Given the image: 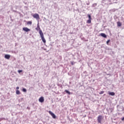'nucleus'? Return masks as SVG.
Here are the masks:
<instances>
[{"label":"nucleus","instance_id":"1","mask_svg":"<svg viewBox=\"0 0 124 124\" xmlns=\"http://www.w3.org/2000/svg\"><path fill=\"white\" fill-rule=\"evenodd\" d=\"M36 31H39L40 35L41 37V39L44 43H46V40H45V38H44V34H43V32H42V30L40 29V27L39 25L38 24L37 28L35 29Z\"/></svg>","mask_w":124,"mask_h":124},{"label":"nucleus","instance_id":"2","mask_svg":"<svg viewBox=\"0 0 124 124\" xmlns=\"http://www.w3.org/2000/svg\"><path fill=\"white\" fill-rule=\"evenodd\" d=\"M103 120V117L102 115H99L97 117V121L99 124H101V121Z\"/></svg>","mask_w":124,"mask_h":124},{"label":"nucleus","instance_id":"3","mask_svg":"<svg viewBox=\"0 0 124 124\" xmlns=\"http://www.w3.org/2000/svg\"><path fill=\"white\" fill-rule=\"evenodd\" d=\"M32 16L35 19H36V20H39V19H40V17H39V15H38V14H35L33 15Z\"/></svg>","mask_w":124,"mask_h":124},{"label":"nucleus","instance_id":"4","mask_svg":"<svg viewBox=\"0 0 124 124\" xmlns=\"http://www.w3.org/2000/svg\"><path fill=\"white\" fill-rule=\"evenodd\" d=\"M48 113L50 114V115H51V116L52 117V118L53 119H56V115H55V114H54V113H53L52 111H49Z\"/></svg>","mask_w":124,"mask_h":124},{"label":"nucleus","instance_id":"5","mask_svg":"<svg viewBox=\"0 0 124 124\" xmlns=\"http://www.w3.org/2000/svg\"><path fill=\"white\" fill-rule=\"evenodd\" d=\"M39 102H41V103H43L44 102V97L41 96L39 99Z\"/></svg>","mask_w":124,"mask_h":124},{"label":"nucleus","instance_id":"6","mask_svg":"<svg viewBox=\"0 0 124 124\" xmlns=\"http://www.w3.org/2000/svg\"><path fill=\"white\" fill-rule=\"evenodd\" d=\"M23 31H26L28 32V31H31V29L28 28L27 27H24L23 28Z\"/></svg>","mask_w":124,"mask_h":124},{"label":"nucleus","instance_id":"7","mask_svg":"<svg viewBox=\"0 0 124 124\" xmlns=\"http://www.w3.org/2000/svg\"><path fill=\"white\" fill-rule=\"evenodd\" d=\"M10 55L9 54H6L5 55L4 58L5 59H6L7 60H9V59H10Z\"/></svg>","mask_w":124,"mask_h":124},{"label":"nucleus","instance_id":"8","mask_svg":"<svg viewBox=\"0 0 124 124\" xmlns=\"http://www.w3.org/2000/svg\"><path fill=\"white\" fill-rule=\"evenodd\" d=\"M100 35H101V36H102L103 37H104L105 38H106V37H107V36L104 33H101Z\"/></svg>","mask_w":124,"mask_h":124},{"label":"nucleus","instance_id":"9","mask_svg":"<svg viewBox=\"0 0 124 124\" xmlns=\"http://www.w3.org/2000/svg\"><path fill=\"white\" fill-rule=\"evenodd\" d=\"M117 27H122V23H121L120 21L117 22Z\"/></svg>","mask_w":124,"mask_h":124},{"label":"nucleus","instance_id":"10","mask_svg":"<svg viewBox=\"0 0 124 124\" xmlns=\"http://www.w3.org/2000/svg\"><path fill=\"white\" fill-rule=\"evenodd\" d=\"M108 94H109V95H112V96H113L114 95H115V93H114V92H108Z\"/></svg>","mask_w":124,"mask_h":124},{"label":"nucleus","instance_id":"11","mask_svg":"<svg viewBox=\"0 0 124 124\" xmlns=\"http://www.w3.org/2000/svg\"><path fill=\"white\" fill-rule=\"evenodd\" d=\"M88 24H91L92 23V19H88L87 21Z\"/></svg>","mask_w":124,"mask_h":124},{"label":"nucleus","instance_id":"12","mask_svg":"<svg viewBox=\"0 0 124 124\" xmlns=\"http://www.w3.org/2000/svg\"><path fill=\"white\" fill-rule=\"evenodd\" d=\"M32 24V21H28L27 22V25H31Z\"/></svg>","mask_w":124,"mask_h":124},{"label":"nucleus","instance_id":"13","mask_svg":"<svg viewBox=\"0 0 124 124\" xmlns=\"http://www.w3.org/2000/svg\"><path fill=\"white\" fill-rule=\"evenodd\" d=\"M16 94H20V93H21L20 92V91L19 90H16Z\"/></svg>","mask_w":124,"mask_h":124},{"label":"nucleus","instance_id":"14","mask_svg":"<svg viewBox=\"0 0 124 124\" xmlns=\"http://www.w3.org/2000/svg\"><path fill=\"white\" fill-rule=\"evenodd\" d=\"M88 16L89 19V20H92V16H91V15H88Z\"/></svg>","mask_w":124,"mask_h":124},{"label":"nucleus","instance_id":"15","mask_svg":"<svg viewBox=\"0 0 124 124\" xmlns=\"http://www.w3.org/2000/svg\"><path fill=\"white\" fill-rule=\"evenodd\" d=\"M65 93H68V94H70V92L68 90H65Z\"/></svg>","mask_w":124,"mask_h":124},{"label":"nucleus","instance_id":"16","mask_svg":"<svg viewBox=\"0 0 124 124\" xmlns=\"http://www.w3.org/2000/svg\"><path fill=\"white\" fill-rule=\"evenodd\" d=\"M22 91L24 92V93H27V90L25 88H23Z\"/></svg>","mask_w":124,"mask_h":124},{"label":"nucleus","instance_id":"17","mask_svg":"<svg viewBox=\"0 0 124 124\" xmlns=\"http://www.w3.org/2000/svg\"><path fill=\"white\" fill-rule=\"evenodd\" d=\"M104 93V91H101L99 93V94H103Z\"/></svg>","mask_w":124,"mask_h":124},{"label":"nucleus","instance_id":"18","mask_svg":"<svg viewBox=\"0 0 124 124\" xmlns=\"http://www.w3.org/2000/svg\"><path fill=\"white\" fill-rule=\"evenodd\" d=\"M17 72H18V73H21V72H23V70H18L17 71Z\"/></svg>","mask_w":124,"mask_h":124},{"label":"nucleus","instance_id":"19","mask_svg":"<svg viewBox=\"0 0 124 124\" xmlns=\"http://www.w3.org/2000/svg\"><path fill=\"white\" fill-rule=\"evenodd\" d=\"M109 42H110V40H108L107 41V44L108 45V44H109Z\"/></svg>","mask_w":124,"mask_h":124},{"label":"nucleus","instance_id":"20","mask_svg":"<svg viewBox=\"0 0 124 124\" xmlns=\"http://www.w3.org/2000/svg\"><path fill=\"white\" fill-rule=\"evenodd\" d=\"M71 63L72 65H73L74 64V63H75V62H71Z\"/></svg>","mask_w":124,"mask_h":124},{"label":"nucleus","instance_id":"21","mask_svg":"<svg viewBox=\"0 0 124 124\" xmlns=\"http://www.w3.org/2000/svg\"><path fill=\"white\" fill-rule=\"evenodd\" d=\"M19 87H16V90H19Z\"/></svg>","mask_w":124,"mask_h":124}]
</instances>
